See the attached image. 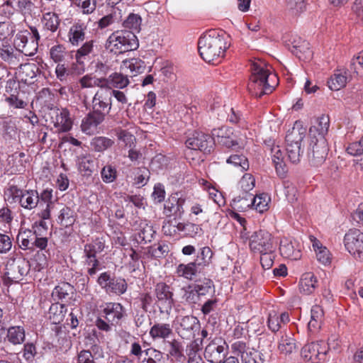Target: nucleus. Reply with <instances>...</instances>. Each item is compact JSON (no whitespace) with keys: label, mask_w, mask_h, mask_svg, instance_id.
<instances>
[{"label":"nucleus","mask_w":363,"mask_h":363,"mask_svg":"<svg viewBox=\"0 0 363 363\" xmlns=\"http://www.w3.org/2000/svg\"><path fill=\"white\" fill-rule=\"evenodd\" d=\"M184 199H178L177 196H171L164 203V208L166 214L184 213L183 205Z\"/></svg>","instance_id":"obj_45"},{"label":"nucleus","mask_w":363,"mask_h":363,"mask_svg":"<svg viewBox=\"0 0 363 363\" xmlns=\"http://www.w3.org/2000/svg\"><path fill=\"white\" fill-rule=\"evenodd\" d=\"M297 350L296 342L291 333L281 335L278 341V350L284 355L291 354Z\"/></svg>","instance_id":"obj_33"},{"label":"nucleus","mask_w":363,"mask_h":363,"mask_svg":"<svg viewBox=\"0 0 363 363\" xmlns=\"http://www.w3.org/2000/svg\"><path fill=\"white\" fill-rule=\"evenodd\" d=\"M309 240L313 250L315 252L317 260L323 265L330 264L332 256L328 249L323 246L321 242L313 235H310Z\"/></svg>","instance_id":"obj_30"},{"label":"nucleus","mask_w":363,"mask_h":363,"mask_svg":"<svg viewBox=\"0 0 363 363\" xmlns=\"http://www.w3.org/2000/svg\"><path fill=\"white\" fill-rule=\"evenodd\" d=\"M30 35L28 30H21L17 33L13 40V46L16 50L26 56H33L38 50V43L28 41Z\"/></svg>","instance_id":"obj_16"},{"label":"nucleus","mask_w":363,"mask_h":363,"mask_svg":"<svg viewBox=\"0 0 363 363\" xmlns=\"http://www.w3.org/2000/svg\"><path fill=\"white\" fill-rule=\"evenodd\" d=\"M71 74L70 70L64 63L57 64L55 69V75L50 73L48 76L46 77L48 82L52 83V80L56 79L59 80L62 84H67L68 81V78Z\"/></svg>","instance_id":"obj_46"},{"label":"nucleus","mask_w":363,"mask_h":363,"mask_svg":"<svg viewBox=\"0 0 363 363\" xmlns=\"http://www.w3.org/2000/svg\"><path fill=\"white\" fill-rule=\"evenodd\" d=\"M175 227L179 232L191 238H194L202 231L199 225L192 223H178Z\"/></svg>","instance_id":"obj_55"},{"label":"nucleus","mask_w":363,"mask_h":363,"mask_svg":"<svg viewBox=\"0 0 363 363\" xmlns=\"http://www.w3.org/2000/svg\"><path fill=\"white\" fill-rule=\"evenodd\" d=\"M181 291L182 293V298L186 302L190 304H195L200 301L194 284H189L187 286L183 287Z\"/></svg>","instance_id":"obj_58"},{"label":"nucleus","mask_w":363,"mask_h":363,"mask_svg":"<svg viewBox=\"0 0 363 363\" xmlns=\"http://www.w3.org/2000/svg\"><path fill=\"white\" fill-rule=\"evenodd\" d=\"M145 357L140 363H165V358L162 352L153 347L145 350Z\"/></svg>","instance_id":"obj_54"},{"label":"nucleus","mask_w":363,"mask_h":363,"mask_svg":"<svg viewBox=\"0 0 363 363\" xmlns=\"http://www.w3.org/2000/svg\"><path fill=\"white\" fill-rule=\"evenodd\" d=\"M97 282L108 294L116 295L123 294L128 287L124 279L120 277L111 278L108 272L101 273L98 278Z\"/></svg>","instance_id":"obj_14"},{"label":"nucleus","mask_w":363,"mask_h":363,"mask_svg":"<svg viewBox=\"0 0 363 363\" xmlns=\"http://www.w3.org/2000/svg\"><path fill=\"white\" fill-rule=\"evenodd\" d=\"M104 88L119 90L125 88L130 83L128 75L123 72H114L107 78H103Z\"/></svg>","instance_id":"obj_25"},{"label":"nucleus","mask_w":363,"mask_h":363,"mask_svg":"<svg viewBox=\"0 0 363 363\" xmlns=\"http://www.w3.org/2000/svg\"><path fill=\"white\" fill-rule=\"evenodd\" d=\"M290 318L288 313L284 312L278 314L276 311H273L269 313L267 325L272 332L276 333L287 324Z\"/></svg>","instance_id":"obj_31"},{"label":"nucleus","mask_w":363,"mask_h":363,"mask_svg":"<svg viewBox=\"0 0 363 363\" xmlns=\"http://www.w3.org/2000/svg\"><path fill=\"white\" fill-rule=\"evenodd\" d=\"M74 211L69 207H63L58 216V222L64 227L72 225L74 223Z\"/></svg>","instance_id":"obj_61"},{"label":"nucleus","mask_w":363,"mask_h":363,"mask_svg":"<svg viewBox=\"0 0 363 363\" xmlns=\"http://www.w3.org/2000/svg\"><path fill=\"white\" fill-rule=\"evenodd\" d=\"M125 315L124 307L119 303L108 302L102 306L100 316L95 325L99 330L109 332L118 325Z\"/></svg>","instance_id":"obj_3"},{"label":"nucleus","mask_w":363,"mask_h":363,"mask_svg":"<svg viewBox=\"0 0 363 363\" xmlns=\"http://www.w3.org/2000/svg\"><path fill=\"white\" fill-rule=\"evenodd\" d=\"M231 350L235 355L240 357L242 363H259L257 360L259 357L257 352L242 340H236L232 343Z\"/></svg>","instance_id":"obj_20"},{"label":"nucleus","mask_w":363,"mask_h":363,"mask_svg":"<svg viewBox=\"0 0 363 363\" xmlns=\"http://www.w3.org/2000/svg\"><path fill=\"white\" fill-rule=\"evenodd\" d=\"M67 312V306L65 304L52 303L48 311V318L53 324L60 323L65 318Z\"/></svg>","instance_id":"obj_39"},{"label":"nucleus","mask_w":363,"mask_h":363,"mask_svg":"<svg viewBox=\"0 0 363 363\" xmlns=\"http://www.w3.org/2000/svg\"><path fill=\"white\" fill-rule=\"evenodd\" d=\"M306 130L303 127L295 125L289 130L286 135V150L288 158L292 163H296L300 160L301 154V144L306 136Z\"/></svg>","instance_id":"obj_7"},{"label":"nucleus","mask_w":363,"mask_h":363,"mask_svg":"<svg viewBox=\"0 0 363 363\" xmlns=\"http://www.w3.org/2000/svg\"><path fill=\"white\" fill-rule=\"evenodd\" d=\"M145 69V62L139 58H130L122 62L120 69L128 77L136 76Z\"/></svg>","instance_id":"obj_27"},{"label":"nucleus","mask_w":363,"mask_h":363,"mask_svg":"<svg viewBox=\"0 0 363 363\" xmlns=\"http://www.w3.org/2000/svg\"><path fill=\"white\" fill-rule=\"evenodd\" d=\"M352 76L345 69H337L328 80V88L332 91H338L345 87Z\"/></svg>","instance_id":"obj_26"},{"label":"nucleus","mask_w":363,"mask_h":363,"mask_svg":"<svg viewBox=\"0 0 363 363\" xmlns=\"http://www.w3.org/2000/svg\"><path fill=\"white\" fill-rule=\"evenodd\" d=\"M25 156L26 154L24 152H15L9 155L6 160L7 164L9 166L8 171L10 170L11 174L21 171L24 167L21 159L25 157Z\"/></svg>","instance_id":"obj_51"},{"label":"nucleus","mask_w":363,"mask_h":363,"mask_svg":"<svg viewBox=\"0 0 363 363\" xmlns=\"http://www.w3.org/2000/svg\"><path fill=\"white\" fill-rule=\"evenodd\" d=\"M8 340L13 345L21 344L25 340V330L23 327L13 326L7 332Z\"/></svg>","instance_id":"obj_56"},{"label":"nucleus","mask_w":363,"mask_h":363,"mask_svg":"<svg viewBox=\"0 0 363 363\" xmlns=\"http://www.w3.org/2000/svg\"><path fill=\"white\" fill-rule=\"evenodd\" d=\"M271 156L277 174L283 177L287 169L285 162V153L279 145H273L271 148Z\"/></svg>","instance_id":"obj_28"},{"label":"nucleus","mask_w":363,"mask_h":363,"mask_svg":"<svg viewBox=\"0 0 363 363\" xmlns=\"http://www.w3.org/2000/svg\"><path fill=\"white\" fill-rule=\"evenodd\" d=\"M251 72L247 87L249 91L256 97L260 98L272 93L279 83L277 75L263 62H253Z\"/></svg>","instance_id":"obj_2"},{"label":"nucleus","mask_w":363,"mask_h":363,"mask_svg":"<svg viewBox=\"0 0 363 363\" xmlns=\"http://www.w3.org/2000/svg\"><path fill=\"white\" fill-rule=\"evenodd\" d=\"M240 238L244 242L248 240L250 250L253 254L275 251L273 236L267 230H259L250 235H248L247 233L240 232Z\"/></svg>","instance_id":"obj_5"},{"label":"nucleus","mask_w":363,"mask_h":363,"mask_svg":"<svg viewBox=\"0 0 363 363\" xmlns=\"http://www.w3.org/2000/svg\"><path fill=\"white\" fill-rule=\"evenodd\" d=\"M117 175L116 167L112 164H106L101 170L102 181L106 184L113 182L116 179Z\"/></svg>","instance_id":"obj_59"},{"label":"nucleus","mask_w":363,"mask_h":363,"mask_svg":"<svg viewBox=\"0 0 363 363\" xmlns=\"http://www.w3.org/2000/svg\"><path fill=\"white\" fill-rule=\"evenodd\" d=\"M253 194H241L235 196L231 201V206L236 211H245L252 207Z\"/></svg>","instance_id":"obj_40"},{"label":"nucleus","mask_w":363,"mask_h":363,"mask_svg":"<svg viewBox=\"0 0 363 363\" xmlns=\"http://www.w3.org/2000/svg\"><path fill=\"white\" fill-rule=\"evenodd\" d=\"M311 151L308 154L309 162L312 166L320 167L325 161L328 153V145L326 140H311Z\"/></svg>","instance_id":"obj_17"},{"label":"nucleus","mask_w":363,"mask_h":363,"mask_svg":"<svg viewBox=\"0 0 363 363\" xmlns=\"http://www.w3.org/2000/svg\"><path fill=\"white\" fill-rule=\"evenodd\" d=\"M350 68L354 74L363 77V51L352 59Z\"/></svg>","instance_id":"obj_64"},{"label":"nucleus","mask_w":363,"mask_h":363,"mask_svg":"<svg viewBox=\"0 0 363 363\" xmlns=\"http://www.w3.org/2000/svg\"><path fill=\"white\" fill-rule=\"evenodd\" d=\"M111 106L110 89L102 88L98 90L92 99V111L105 117L110 112Z\"/></svg>","instance_id":"obj_15"},{"label":"nucleus","mask_w":363,"mask_h":363,"mask_svg":"<svg viewBox=\"0 0 363 363\" xmlns=\"http://www.w3.org/2000/svg\"><path fill=\"white\" fill-rule=\"evenodd\" d=\"M317 284L318 280L313 273H304L299 281V290L304 294H311L315 291Z\"/></svg>","instance_id":"obj_35"},{"label":"nucleus","mask_w":363,"mask_h":363,"mask_svg":"<svg viewBox=\"0 0 363 363\" xmlns=\"http://www.w3.org/2000/svg\"><path fill=\"white\" fill-rule=\"evenodd\" d=\"M155 294L157 304L161 313H169L174 303L172 292L170 287L164 282H160L155 286Z\"/></svg>","instance_id":"obj_19"},{"label":"nucleus","mask_w":363,"mask_h":363,"mask_svg":"<svg viewBox=\"0 0 363 363\" xmlns=\"http://www.w3.org/2000/svg\"><path fill=\"white\" fill-rule=\"evenodd\" d=\"M11 85H16V82H10L7 83L6 86V91L10 95L6 98V101L10 106H12L15 108H24L27 106V104L24 101L18 98L16 95L18 93L17 89L16 88L15 90L13 91Z\"/></svg>","instance_id":"obj_44"},{"label":"nucleus","mask_w":363,"mask_h":363,"mask_svg":"<svg viewBox=\"0 0 363 363\" xmlns=\"http://www.w3.org/2000/svg\"><path fill=\"white\" fill-rule=\"evenodd\" d=\"M155 231L152 225H150L146 220H141L139 223V228L135 235V239L139 243H147L150 242L153 238Z\"/></svg>","instance_id":"obj_36"},{"label":"nucleus","mask_w":363,"mask_h":363,"mask_svg":"<svg viewBox=\"0 0 363 363\" xmlns=\"http://www.w3.org/2000/svg\"><path fill=\"white\" fill-rule=\"evenodd\" d=\"M67 50L64 45L56 44L50 47L49 49V56L55 63H62L67 56Z\"/></svg>","instance_id":"obj_52"},{"label":"nucleus","mask_w":363,"mask_h":363,"mask_svg":"<svg viewBox=\"0 0 363 363\" xmlns=\"http://www.w3.org/2000/svg\"><path fill=\"white\" fill-rule=\"evenodd\" d=\"M77 165L81 173L84 176H89L94 172V160L89 155H80L77 157Z\"/></svg>","instance_id":"obj_43"},{"label":"nucleus","mask_w":363,"mask_h":363,"mask_svg":"<svg viewBox=\"0 0 363 363\" xmlns=\"http://www.w3.org/2000/svg\"><path fill=\"white\" fill-rule=\"evenodd\" d=\"M227 345L216 340H212L205 348L204 357L210 363H221L225 357Z\"/></svg>","instance_id":"obj_22"},{"label":"nucleus","mask_w":363,"mask_h":363,"mask_svg":"<svg viewBox=\"0 0 363 363\" xmlns=\"http://www.w3.org/2000/svg\"><path fill=\"white\" fill-rule=\"evenodd\" d=\"M18 52L14 46L8 43H3L0 47V58L6 62L11 65H16Z\"/></svg>","instance_id":"obj_41"},{"label":"nucleus","mask_w":363,"mask_h":363,"mask_svg":"<svg viewBox=\"0 0 363 363\" xmlns=\"http://www.w3.org/2000/svg\"><path fill=\"white\" fill-rule=\"evenodd\" d=\"M50 116L51 122L57 129V131L65 133L71 130L73 122L67 109L59 108H51Z\"/></svg>","instance_id":"obj_18"},{"label":"nucleus","mask_w":363,"mask_h":363,"mask_svg":"<svg viewBox=\"0 0 363 363\" xmlns=\"http://www.w3.org/2000/svg\"><path fill=\"white\" fill-rule=\"evenodd\" d=\"M104 248L105 241L102 238H96L91 242L84 245L83 258L89 275H95L102 269L96 255L103 252Z\"/></svg>","instance_id":"obj_6"},{"label":"nucleus","mask_w":363,"mask_h":363,"mask_svg":"<svg viewBox=\"0 0 363 363\" xmlns=\"http://www.w3.org/2000/svg\"><path fill=\"white\" fill-rule=\"evenodd\" d=\"M201 272V270L199 269L193 262L186 264H180L177 268L178 276L189 280H191L197 273H200Z\"/></svg>","instance_id":"obj_50"},{"label":"nucleus","mask_w":363,"mask_h":363,"mask_svg":"<svg viewBox=\"0 0 363 363\" xmlns=\"http://www.w3.org/2000/svg\"><path fill=\"white\" fill-rule=\"evenodd\" d=\"M270 196L267 194H259L252 196V207L259 213H264L269 209Z\"/></svg>","instance_id":"obj_49"},{"label":"nucleus","mask_w":363,"mask_h":363,"mask_svg":"<svg viewBox=\"0 0 363 363\" xmlns=\"http://www.w3.org/2000/svg\"><path fill=\"white\" fill-rule=\"evenodd\" d=\"M329 345L323 340L308 343L302 348L301 355L304 359L312 363L324 362L327 358Z\"/></svg>","instance_id":"obj_11"},{"label":"nucleus","mask_w":363,"mask_h":363,"mask_svg":"<svg viewBox=\"0 0 363 363\" xmlns=\"http://www.w3.org/2000/svg\"><path fill=\"white\" fill-rule=\"evenodd\" d=\"M142 18L139 14L131 13L123 21V26L125 28L130 30V31L138 33L140 30Z\"/></svg>","instance_id":"obj_57"},{"label":"nucleus","mask_w":363,"mask_h":363,"mask_svg":"<svg viewBox=\"0 0 363 363\" xmlns=\"http://www.w3.org/2000/svg\"><path fill=\"white\" fill-rule=\"evenodd\" d=\"M279 252L281 255L291 260H298L301 257V251L296 240L283 238L280 241Z\"/></svg>","instance_id":"obj_23"},{"label":"nucleus","mask_w":363,"mask_h":363,"mask_svg":"<svg viewBox=\"0 0 363 363\" xmlns=\"http://www.w3.org/2000/svg\"><path fill=\"white\" fill-rule=\"evenodd\" d=\"M30 270V264L24 258H17L9 262L6 268V272L2 277L5 285H11L18 283L23 277L28 274Z\"/></svg>","instance_id":"obj_8"},{"label":"nucleus","mask_w":363,"mask_h":363,"mask_svg":"<svg viewBox=\"0 0 363 363\" xmlns=\"http://www.w3.org/2000/svg\"><path fill=\"white\" fill-rule=\"evenodd\" d=\"M218 144L227 148L237 150L244 148L245 145V141L241 138L236 139L233 135L226 136V138H223V140H220Z\"/></svg>","instance_id":"obj_62"},{"label":"nucleus","mask_w":363,"mask_h":363,"mask_svg":"<svg viewBox=\"0 0 363 363\" xmlns=\"http://www.w3.org/2000/svg\"><path fill=\"white\" fill-rule=\"evenodd\" d=\"M105 117L93 111L89 112L81 123V130L86 135H94L97 132L99 125L104 121Z\"/></svg>","instance_id":"obj_24"},{"label":"nucleus","mask_w":363,"mask_h":363,"mask_svg":"<svg viewBox=\"0 0 363 363\" xmlns=\"http://www.w3.org/2000/svg\"><path fill=\"white\" fill-rule=\"evenodd\" d=\"M173 324L178 335L184 340L193 338L200 328L199 320L191 315H178Z\"/></svg>","instance_id":"obj_9"},{"label":"nucleus","mask_w":363,"mask_h":363,"mask_svg":"<svg viewBox=\"0 0 363 363\" xmlns=\"http://www.w3.org/2000/svg\"><path fill=\"white\" fill-rule=\"evenodd\" d=\"M255 186V179L250 173L245 174L238 183V190L239 193L253 194L252 191Z\"/></svg>","instance_id":"obj_48"},{"label":"nucleus","mask_w":363,"mask_h":363,"mask_svg":"<svg viewBox=\"0 0 363 363\" xmlns=\"http://www.w3.org/2000/svg\"><path fill=\"white\" fill-rule=\"evenodd\" d=\"M39 72V67L35 63H26L21 65L19 70L20 79L26 84H32Z\"/></svg>","instance_id":"obj_32"},{"label":"nucleus","mask_w":363,"mask_h":363,"mask_svg":"<svg viewBox=\"0 0 363 363\" xmlns=\"http://www.w3.org/2000/svg\"><path fill=\"white\" fill-rule=\"evenodd\" d=\"M10 191L15 202L24 209L33 210L39 203V194L36 190H23L13 186L10 188Z\"/></svg>","instance_id":"obj_12"},{"label":"nucleus","mask_w":363,"mask_h":363,"mask_svg":"<svg viewBox=\"0 0 363 363\" xmlns=\"http://www.w3.org/2000/svg\"><path fill=\"white\" fill-rule=\"evenodd\" d=\"M41 23L44 30L53 33L57 30L60 19L57 13L49 11L43 14Z\"/></svg>","instance_id":"obj_37"},{"label":"nucleus","mask_w":363,"mask_h":363,"mask_svg":"<svg viewBox=\"0 0 363 363\" xmlns=\"http://www.w3.org/2000/svg\"><path fill=\"white\" fill-rule=\"evenodd\" d=\"M330 126V118L327 115H321L314 119L311 126L309 128V135L311 140H326L325 135L328 133Z\"/></svg>","instance_id":"obj_21"},{"label":"nucleus","mask_w":363,"mask_h":363,"mask_svg":"<svg viewBox=\"0 0 363 363\" xmlns=\"http://www.w3.org/2000/svg\"><path fill=\"white\" fill-rule=\"evenodd\" d=\"M343 241L346 250L355 259L363 261V233L358 229H350Z\"/></svg>","instance_id":"obj_10"},{"label":"nucleus","mask_w":363,"mask_h":363,"mask_svg":"<svg viewBox=\"0 0 363 363\" xmlns=\"http://www.w3.org/2000/svg\"><path fill=\"white\" fill-rule=\"evenodd\" d=\"M230 45L229 36L223 30H209L198 40L199 55L208 63L220 62Z\"/></svg>","instance_id":"obj_1"},{"label":"nucleus","mask_w":363,"mask_h":363,"mask_svg":"<svg viewBox=\"0 0 363 363\" xmlns=\"http://www.w3.org/2000/svg\"><path fill=\"white\" fill-rule=\"evenodd\" d=\"M70 289V285L67 283H63L61 285L56 286L52 290V298L54 301L65 300L69 296V291Z\"/></svg>","instance_id":"obj_63"},{"label":"nucleus","mask_w":363,"mask_h":363,"mask_svg":"<svg viewBox=\"0 0 363 363\" xmlns=\"http://www.w3.org/2000/svg\"><path fill=\"white\" fill-rule=\"evenodd\" d=\"M185 145L191 150L201 151L206 154L213 149L214 143L211 135L195 131L186 139Z\"/></svg>","instance_id":"obj_13"},{"label":"nucleus","mask_w":363,"mask_h":363,"mask_svg":"<svg viewBox=\"0 0 363 363\" xmlns=\"http://www.w3.org/2000/svg\"><path fill=\"white\" fill-rule=\"evenodd\" d=\"M213 255V251L209 247H201L193 262L202 271L211 264Z\"/></svg>","instance_id":"obj_42"},{"label":"nucleus","mask_w":363,"mask_h":363,"mask_svg":"<svg viewBox=\"0 0 363 363\" xmlns=\"http://www.w3.org/2000/svg\"><path fill=\"white\" fill-rule=\"evenodd\" d=\"M35 235V231L31 230H23L18 233L17 241L19 247L22 250H33V242Z\"/></svg>","instance_id":"obj_47"},{"label":"nucleus","mask_w":363,"mask_h":363,"mask_svg":"<svg viewBox=\"0 0 363 363\" xmlns=\"http://www.w3.org/2000/svg\"><path fill=\"white\" fill-rule=\"evenodd\" d=\"M94 51V41L87 40L78 48L75 52L74 58L79 65H83L84 61L89 58Z\"/></svg>","instance_id":"obj_38"},{"label":"nucleus","mask_w":363,"mask_h":363,"mask_svg":"<svg viewBox=\"0 0 363 363\" xmlns=\"http://www.w3.org/2000/svg\"><path fill=\"white\" fill-rule=\"evenodd\" d=\"M173 330L169 323L154 324L150 329L149 335L153 340H166L172 334Z\"/></svg>","instance_id":"obj_34"},{"label":"nucleus","mask_w":363,"mask_h":363,"mask_svg":"<svg viewBox=\"0 0 363 363\" xmlns=\"http://www.w3.org/2000/svg\"><path fill=\"white\" fill-rule=\"evenodd\" d=\"M193 284L196 289L200 301L203 297L206 296L211 292H214V284L211 279H204L203 280L199 281Z\"/></svg>","instance_id":"obj_53"},{"label":"nucleus","mask_w":363,"mask_h":363,"mask_svg":"<svg viewBox=\"0 0 363 363\" xmlns=\"http://www.w3.org/2000/svg\"><path fill=\"white\" fill-rule=\"evenodd\" d=\"M113 140L106 137H96L91 142V145L96 152H104L113 145Z\"/></svg>","instance_id":"obj_60"},{"label":"nucleus","mask_w":363,"mask_h":363,"mask_svg":"<svg viewBox=\"0 0 363 363\" xmlns=\"http://www.w3.org/2000/svg\"><path fill=\"white\" fill-rule=\"evenodd\" d=\"M105 47L109 52L118 55L137 49L138 41L133 32L117 30L109 35Z\"/></svg>","instance_id":"obj_4"},{"label":"nucleus","mask_w":363,"mask_h":363,"mask_svg":"<svg viewBox=\"0 0 363 363\" xmlns=\"http://www.w3.org/2000/svg\"><path fill=\"white\" fill-rule=\"evenodd\" d=\"M86 28V26L81 21L73 23L67 33L69 43L73 46H78L85 39Z\"/></svg>","instance_id":"obj_29"}]
</instances>
